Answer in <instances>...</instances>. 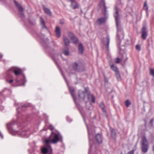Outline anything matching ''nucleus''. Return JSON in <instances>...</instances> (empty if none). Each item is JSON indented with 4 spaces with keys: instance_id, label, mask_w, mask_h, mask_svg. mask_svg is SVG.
<instances>
[{
    "instance_id": "33",
    "label": "nucleus",
    "mask_w": 154,
    "mask_h": 154,
    "mask_svg": "<svg viewBox=\"0 0 154 154\" xmlns=\"http://www.w3.org/2000/svg\"><path fill=\"white\" fill-rule=\"evenodd\" d=\"M136 49L138 51H140V46L139 45H137L136 46Z\"/></svg>"
},
{
    "instance_id": "26",
    "label": "nucleus",
    "mask_w": 154,
    "mask_h": 154,
    "mask_svg": "<svg viewBox=\"0 0 154 154\" xmlns=\"http://www.w3.org/2000/svg\"><path fill=\"white\" fill-rule=\"evenodd\" d=\"M75 36V35L72 32H69L68 33V36L71 40L73 39Z\"/></svg>"
},
{
    "instance_id": "37",
    "label": "nucleus",
    "mask_w": 154,
    "mask_h": 154,
    "mask_svg": "<svg viewBox=\"0 0 154 154\" xmlns=\"http://www.w3.org/2000/svg\"><path fill=\"white\" fill-rule=\"evenodd\" d=\"M153 119L151 120L150 123V124L152 126L153 125Z\"/></svg>"
},
{
    "instance_id": "28",
    "label": "nucleus",
    "mask_w": 154,
    "mask_h": 154,
    "mask_svg": "<svg viewBox=\"0 0 154 154\" xmlns=\"http://www.w3.org/2000/svg\"><path fill=\"white\" fill-rule=\"evenodd\" d=\"M116 76V77L117 78L118 80H121V78L120 76V74L119 71L115 72Z\"/></svg>"
},
{
    "instance_id": "47",
    "label": "nucleus",
    "mask_w": 154,
    "mask_h": 154,
    "mask_svg": "<svg viewBox=\"0 0 154 154\" xmlns=\"http://www.w3.org/2000/svg\"><path fill=\"white\" fill-rule=\"evenodd\" d=\"M1 136L2 137V138H3V137L2 136V135H1Z\"/></svg>"
},
{
    "instance_id": "21",
    "label": "nucleus",
    "mask_w": 154,
    "mask_h": 154,
    "mask_svg": "<svg viewBox=\"0 0 154 154\" xmlns=\"http://www.w3.org/2000/svg\"><path fill=\"white\" fill-rule=\"evenodd\" d=\"M63 53L66 56H69V51L68 48L65 47L63 49Z\"/></svg>"
},
{
    "instance_id": "15",
    "label": "nucleus",
    "mask_w": 154,
    "mask_h": 154,
    "mask_svg": "<svg viewBox=\"0 0 154 154\" xmlns=\"http://www.w3.org/2000/svg\"><path fill=\"white\" fill-rule=\"evenodd\" d=\"M78 49L79 53L81 54H82L83 53V48L82 44L81 43H80Z\"/></svg>"
},
{
    "instance_id": "31",
    "label": "nucleus",
    "mask_w": 154,
    "mask_h": 154,
    "mask_svg": "<svg viewBox=\"0 0 154 154\" xmlns=\"http://www.w3.org/2000/svg\"><path fill=\"white\" fill-rule=\"evenodd\" d=\"M116 59V60L115 61V62L116 63H119L122 61V59L121 58H117Z\"/></svg>"
},
{
    "instance_id": "41",
    "label": "nucleus",
    "mask_w": 154,
    "mask_h": 154,
    "mask_svg": "<svg viewBox=\"0 0 154 154\" xmlns=\"http://www.w3.org/2000/svg\"><path fill=\"white\" fill-rule=\"evenodd\" d=\"M2 57V55L1 54H0V57L1 58Z\"/></svg>"
},
{
    "instance_id": "14",
    "label": "nucleus",
    "mask_w": 154,
    "mask_h": 154,
    "mask_svg": "<svg viewBox=\"0 0 154 154\" xmlns=\"http://www.w3.org/2000/svg\"><path fill=\"white\" fill-rule=\"evenodd\" d=\"M96 141L98 143H100L102 142V137L100 134H97L96 137Z\"/></svg>"
},
{
    "instance_id": "32",
    "label": "nucleus",
    "mask_w": 154,
    "mask_h": 154,
    "mask_svg": "<svg viewBox=\"0 0 154 154\" xmlns=\"http://www.w3.org/2000/svg\"><path fill=\"white\" fill-rule=\"evenodd\" d=\"M90 96H91V98L92 101L93 103H94L95 102V99L94 96L92 95H90Z\"/></svg>"
},
{
    "instance_id": "2",
    "label": "nucleus",
    "mask_w": 154,
    "mask_h": 154,
    "mask_svg": "<svg viewBox=\"0 0 154 154\" xmlns=\"http://www.w3.org/2000/svg\"><path fill=\"white\" fill-rule=\"evenodd\" d=\"M45 146L42 148V152L43 154H52V148L49 144V141L45 140Z\"/></svg>"
},
{
    "instance_id": "11",
    "label": "nucleus",
    "mask_w": 154,
    "mask_h": 154,
    "mask_svg": "<svg viewBox=\"0 0 154 154\" xmlns=\"http://www.w3.org/2000/svg\"><path fill=\"white\" fill-rule=\"evenodd\" d=\"M106 21V19L105 18L101 17L97 20V24L100 25L105 22Z\"/></svg>"
},
{
    "instance_id": "42",
    "label": "nucleus",
    "mask_w": 154,
    "mask_h": 154,
    "mask_svg": "<svg viewBox=\"0 0 154 154\" xmlns=\"http://www.w3.org/2000/svg\"><path fill=\"white\" fill-rule=\"evenodd\" d=\"M89 95H88V100H89Z\"/></svg>"
},
{
    "instance_id": "20",
    "label": "nucleus",
    "mask_w": 154,
    "mask_h": 154,
    "mask_svg": "<svg viewBox=\"0 0 154 154\" xmlns=\"http://www.w3.org/2000/svg\"><path fill=\"white\" fill-rule=\"evenodd\" d=\"M40 19L41 23L42 24V29H47V27L45 26V22L44 21L43 18L42 17H40Z\"/></svg>"
},
{
    "instance_id": "27",
    "label": "nucleus",
    "mask_w": 154,
    "mask_h": 154,
    "mask_svg": "<svg viewBox=\"0 0 154 154\" xmlns=\"http://www.w3.org/2000/svg\"><path fill=\"white\" fill-rule=\"evenodd\" d=\"M148 7L147 5L146 2H145L144 6L143 9L146 11V12L147 13L148 10Z\"/></svg>"
},
{
    "instance_id": "36",
    "label": "nucleus",
    "mask_w": 154,
    "mask_h": 154,
    "mask_svg": "<svg viewBox=\"0 0 154 154\" xmlns=\"http://www.w3.org/2000/svg\"><path fill=\"white\" fill-rule=\"evenodd\" d=\"M49 128L51 130H52L54 129V128L53 127V126H52L51 125H50V126L49 127Z\"/></svg>"
},
{
    "instance_id": "9",
    "label": "nucleus",
    "mask_w": 154,
    "mask_h": 154,
    "mask_svg": "<svg viewBox=\"0 0 154 154\" xmlns=\"http://www.w3.org/2000/svg\"><path fill=\"white\" fill-rule=\"evenodd\" d=\"M110 41V38L108 36L104 38L103 44L106 45L107 50H108L109 48V44Z\"/></svg>"
},
{
    "instance_id": "22",
    "label": "nucleus",
    "mask_w": 154,
    "mask_h": 154,
    "mask_svg": "<svg viewBox=\"0 0 154 154\" xmlns=\"http://www.w3.org/2000/svg\"><path fill=\"white\" fill-rule=\"evenodd\" d=\"M110 129L111 132V134L112 136L113 137H115L116 135V134L115 131L112 128H110Z\"/></svg>"
},
{
    "instance_id": "30",
    "label": "nucleus",
    "mask_w": 154,
    "mask_h": 154,
    "mask_svg": "<svg viewBox=\"0 0 154 154\" xmlns=\"http://www.w3.org/2000/svg\"><path fill=\"white\" fill-rule=\"evenodd\" d=\"M150 74L152 76L154 77V69L150 68L149 69Z\"/></svg>"
},
{
    "instance_id": "17",
    "label": "nucleus",
    "mask_w": 154,
    "mask_h": 154,
    "mask_svg": "<svg viewBox=\"0 0 154 154\" xmlns=\"http://www.w3.org/2000/svg\"><path fill=\"white\" fill-rule=\"evenodd\" d=\"M55 32L58 38H59L60 36L61 33L60 29L59 27L57 26L56 27L55 30Z\"/></svg>"
},
{
    "instance_id": "3",
    "label": "nucleus",
    "mask_w": 154,
    "mask_h": 154,
    "mask_svg": "<svg viewBox=\"0 0 154 154\" xmlns=\"http://www.w3.org/2000/svg\"><path fill=\"white\" fill-rule=\"evenodd\" d=\"M60 139V138L58 134L52 131L48 139H46L45 140H49V143L51 142L53 144H55L59 141Z\"/></svg>"
},
{
    "instance_id": "8",
    "label": "nucleus",
    "mask_w": 154,
    "mask_h": 154,
    "mask_svg": "<svg viewBox=\"0 0 154 154\" xmlns=\"http://www.w3.org/2000/svg\"><path fill=\"white\" fill-rule=\"evenodd\" d=\"M100 8L103 9L104 11V14L105 15L106 14V10L107 8L105 2L104 0H103L101 1L100 3Z\"/></svg>"
},
{
    "instance_id": "4",
    "label": "nucleus",
    "mask_w": 154,
    "mask_h": 154,
    "mask_svg": "<svg viewBox=\"0 0 154 154\" xmlns=\"http://www.w3.org/2000/svg\"><path fill=\"white\" fill-rule=\"evenodd\" d=\"M149 148V145L148 141L146 137L144 136L142 139L141 149L142 152L146 153L148 151Z\"/></svg>"
},
{
    "instance_id": "48",
    "label": "nucleus",
    "mask_w": 154,
    "mask_h": 154,
    "mask_svg": "<svg viewBox=\"0 0 154 154\" xmlns=\"http://www.w3.org/2000/svg\"><path fill=\"white\" fill-rule=\"evenodd\" d=\"M121 154H122V152H121Z\"/></svg>"
},
{
    "instance_id": "24",
    "label": "nucleus",
    "mask_w": 154,
    "mask_h": 154,
    "mask_svg": "<svg viewBox=\"0 0 154 154\" xmlns=\"http://www.w3.org/2000/svg\"><path fill=\"white\" fill-rule=\"evenodd\" d=\"M73 39H72L71 40L72 41V42L73 44H77L78 42V39L75 36H74V38Z\"/></svg>"
},
{
    "instance_id": "1",
    "label": "nucleus",
    "mask_w": 154,
    "mask_h": 154,
    "mask_svg": "<svg viewBox=\"0 0 154 154\" xmlns=\"http://www.w3.org/2000/svg\"><path fill=\"white\" fill-rule=\"evenodd\" d=\"M115 11L114 14V16L115 18L116 25L117 29V36L118 39H119V34H120V33H123V32L120 21V18L117 7H115Z\"/></svg>"
},
{
    "instance_id": "7",
    "label": "nucleus",
    "mask_w": 154,
    "mask_h": 154,
    "mask_svg": "<svg viewBox=\"0 0 154 154\" xmlns=\"http://www.w3.org/2000/svg\"><path fill=\"white\" fill-rule=\"evenodd\" d=\"M78 96L79 98L82 99L84 101L85 100V97L86 94V93L84 91L81 90H79L78 91Z\"/></svg>"
},
{
    "instance_id": "12",
    "label": "nucleus",
    "mask_w": 154,
    "mask_h": 154,
    "mask_svg": "<svg viewBox=\"0 0 154 154\" xmlns=\"http://www.w3.org/2000/svg\"><path fill=\"white\" fill-rule=\"evenodd\" d=\"M43 8L45 13L48 15L51 16V12L50 9L48 8H46L44 5L42 6Z\"/></svg>"
},
{
    "instance_id": "35",
    "label": "nucleus",
    "mask_w": 154,
    "mask_h": 154,
    "mask_svg": "<svg viewBox=\"0 0 154 154\" xmlns=\"http://www.w3.org/2000/svg\"><path fill=\"white\" fill-rule=\"evenodd\" d=\"M60 23L62 25L64 24L65 23L64 20H61L60 22Z\"/></svg>"
},
{
    "instance_id": "44",
    "label": "nucleus",
    "mask_w": 154,
    "mask_h": 154,
    "mask_svg": "<svg viewBox=\"0 0 154 154\" xmlns=\"http://www.w3.org/2000/svg\"><path fill=\"white\" fill-rule=\"evenodd\" d=\"M26 106H22V107H26Z\"/></svg>"
},
{
    "instance_id": "43",
    "label": "nucleus",
    "mask_w": 154,
    "mask_h": 154,
    "mask_svg": "<svg viewBox=\"0 0 154 154\" xmlns=\"http://www.w3.org/2000/svg\"><path fill=\"white\" fill-rule=\"evenodd\" d=\"M21 135L22 136H24L25 134H23H23H21Z\"/></svg>"
},
{
    "instance_id": "46",
    "label": "nucleus",
    "mask_w": 154,
    "mask_h": 154,
    "mask_svg": "<svg viewBox=\"0 0 154 154\" xmlns=\"http://www.w3.org/2000/svg\"><path fill=\"white\" fill-rule=\"evenodd\" d=\"M91 148V146H90V149H89L90 151V150Z\"/></svg>"
},
{
    "instance_id": "13",
    "label": "nucleus",
    "mask_w": 154,
    "mask_h": 154,
    "mask_svg": "<svg viewBox=\"0 0 154 154\" xmlns=\"http://www.w3.org/2000/svg\"><path fill=\"white\" fill-rule=\"evenodd\" d=\"M69 90L70 93L73 97V99H74V101H75L76 100V98L74 92V89L72 88H69Z\"/></svg>"
},
{
    "instance_id": "38",
    "label": "nucleus",
    "mask_w": 154,
    "mask_h": 154,
    "mask_svg": "<svg viewBox=\"0 0 154 154\" xmlns=\"http://www.w3.org/2000/svg\"><path fill=\"white\" fill-rule=\"evenodd\" d=\"M88 133H89V137L90 138V136L91 135V133L90 132V131L88 128Z\"/></svg>"
},
{
    "instance_id": "6",
    "label": "nucleus",
    "mask_w": 154,
    "mask_h": 154,
    "mask_svg": "<svg viewBox=\"0 0 154 154\" xmlns=\"http://www.w3.org/2000/svg\"><path fill=\"white\" fill-rule=\"evenodd\" d=\"M148 31L146 27H143L141 30V37L143 39H145L147 36Z\"/></svg>"
},
{
    "instance_id": "40",
    "label": "nucleus",
    "mask_w": 154,
    "mask_h": 154,
    "mask_svg": "<svg viewBox=\"0 0 154 154\" xmlns=\"http://www.w3.org/2000/svg\"><path fill=\"white\" fill-rule=\"evenodd\" d=\"M13 82V80H11L10 81H9V82L10 83H11L12 82Z\"/></svg>"
},
{
    "instance_id": "19",
    "label": "nucleus",
    "mask_w": 154,
    "mask_h": 154,
    "mask_svg": "<svg viewBox=\"0 0 154 154\" xmlns=\"http://www.w3.org/2000/svg\"><path fill=\"white\" fill-rule=\"evenodd\" d=\"M14 2L15 5L18 8L19 11L20 12L23 11V9L22 6L20 5H19L18 2L15 1H14Z\"/></svg>"
},
{
    "instance_id": "34",
    "label": "nucleus",
    "mask_w": 154,
    "mask_h": 154,
    "mask_svg": "<svg viewBox=\"0 0 154 154\" xmlns=\"http://www.w3.org/2000/svg\"><path fill=\"white\" fill-rule=\"evenodd\" d=\"M135 150V149H133L131 151L128 152L127 154H134Z\"/></svg>"
},
{
    "instance_id": "23",
    "label": "nucleus",
    "mask_w": 154,
    "mask_h": 154,
    "mask_svg": "<svg viewBox=\"0 0 154 154\" xmlns=\"http://www.w3.org/2000/svg\"><path fill=\"white\" fill-rule=\"evenodd\" d=\"M111 69L114 71L115 72L118 71V69L117 67L115 66H114V64H113L112 65L110 66Z\"/></svg>"
},
{
    "instance_id": "39",
    "label": "nucleus",
    "mask_w": 154,
    "mask_h": 154,
    "mask_svg": "<svg viewBox=\"0 0 154 154\" xmlns=\"http://www.w3.org/2000/svg\"><path fill=\"white\" fill-rule=\"evenodd\" d=\"M88 88H85V91L87 92V91H88Z\"/></svg>"
},
{
    "instance_id": "45",
    "label": "nucleus",
    "mask_w": 154,
    "mask_h": 154,
    "mask_svg": "<svg viewBox=\"0 0 154 154\" xmlns=\"http://www.w3.org/2000/svg\"><path fill=\"white\" fill-rule=\"evenodd\" d=\"M21 15H23V14L22 12L21 13Z\"/></svg>"
},
{
    "instance_id": "25",
    "label": "nucleus",
    "mask_w": 154,
    "mask_h": 154,
    "mask_svg": "<svg viewBox=\"0 0 154 154\" xmlns=\"http://www.w3.org/2000/svg\"><path fill=\"white\" fill-rule=\"evenodd\" d=\"M71 7L73 9H75L78 8L79 7V5L75 2V4H74L73 5H72V3H71Z\"/></svg>"
},
{
    "instance_id": "16",
    "label": "nucleus",
    "mask_w": 154,
    "mask_h": 154,
    "mask_svg": "<svg viewBox=\"0 0 154 154\" xmlns=\"http://www.w3.org/2000/svg\"><path fill=\"white\" fill-rule=\"evenodd\" d=\"M63 41L66 46L69 45L70 42L68 38L66 36H64L63 38Z\"/></svg>"
},
{
    "instance_id": "18",
    "label": "nucleus",
    "mask_w": 154,
    "mask_h": 154,
    "mask_svg": "<svg viewBox=\"0 0 154 154\" xmlns=\"http://www.w3.org/2000/svg\"><path fill=\"white\" fill-rule=\"evenodd\" d=\"M100 106L103 112L105 113H106V110L105 108V105H104L103 102H101L100 104Z\"/></svg>"
},
{
    "instance_id": "10",
    "label": "nucleus",
    "mask_w": 154,
    "mask_h": 154,
    "mask_svg": "<svg viewBox=\"0 0 154 154\" xmlns=\"http://www.w3.org/2000/svg\"><path fill=\"white\" fill-rule=\"evenodd\" d=\"M16 75H18L21 73L20 69L17 68H14L12 69Z\"/></svg>"
},
{
    "instance_id": "29",
    "label": "nucleus",
    "mask_w": 154,
    "mask_h": 154,
    "mask_svg": "<svg viewBox=\"0 0 154 154\" xmlns=\"http://www.w3.org/2000/svg\"><path fill=\"white\" fill-rule=\"evenodd\" d=\"M125 103V105L127 107H128L131 104V102L128 100H126Z\"/></svg>"
},
{
    "instance_id": "49",
    "label": "nucleus",
    "mask_w": 154,
    "mask_h": 154,
    "mask_svg": "<svg viewBox=\"0 0 154 154\" xmlns=\"http://www.w3.org/2000/svg\"><path fill=\"white\" fill-rule=\"evenodd\" d=\"M22 133H25V132H22Z\"/></svg>"
},
{
    "instance_id": "5",
    "label": "nucleus",
    "mask_w": 154,
    "mask_h": 154,
    "mask_svg": "<svg viewBox=\"0 0 154 154\" xmlns=\"http://www.w3.org/2000/svg\"><path fill=\"white\" fill-rule=\"evenodd\" d=\"M73 69L76 71L80 72L84 70V66L83 65L80 63L75 62L72 64Z\"/></svg>"
}]
</instances>
